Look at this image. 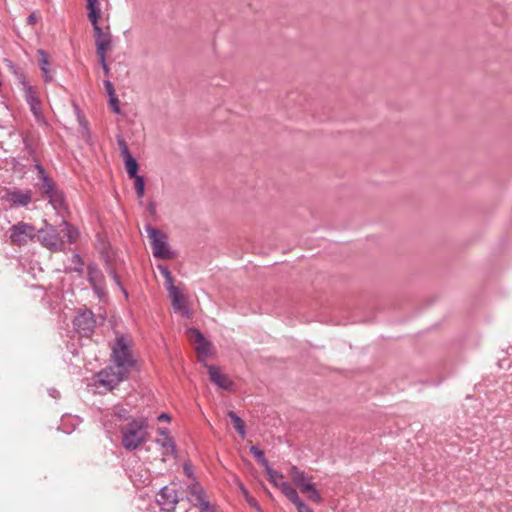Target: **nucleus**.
Here are the masks:
<instances>
[{
  "label": "nucleus",
  "instance_id": "f257e3e1",
  "mask_svg": "<svg viewBox=\"0 0 512 512\" xmlns=\"http://www.w3.org/2000/svg\"><path fill=\"white\" fill-rule=\"evenodd\" d=\"M64 237L67 238V242L70 244L75 243L79 237L78 229L67 221H62L59 229L49 224L37 229V240L50 251L63 250L65 246Z\"/></svg>",
  "mask_w": 512,
  "mask_h": 512
},
{
  "label": "nucleus",
  "instance_id": "f03ea898",
  "mask_svg": "<svg viewBox=\"0 0 512 512\" xmlns=\"http://www.w3.org/2000/svg\"><path fill=\"white\" fill-rule=\"evenodd\" d=\"M111 363L115 369L128 375L136 368L137 360L132 352V340L126 334L116 333V339L111 344Z\"/></svg>",
  "mask_w": 512,
  "mask_h": 512
},
{
  "label": "nucleus",
  "instance_id": "7ed1b4c3",
  "mask_svg": "<svg viewBox=\"0 0 512 512\" xmlns=\"http://www.w3.org/2000/svg\"><path fill=\"white\" fill-rule=\"evenodd\" d=\"M147 423L144 419H133L122 431V444L126 450H136L146 441Z\"/></svg>",
  "mask_w": 512,
  "mask_h": 512
},
{
  "label": "nucleus",
  "instance_id": "20e7f679",
  "mask_svg": "<svg viewBox=\"0 0 512 512\" xmlns=\"http://www.w3.org/2000/svg\"><path fill=\"white\" fill-rule=\"evenodd\" d=\"M145 231L150 239L153 256L155 258L168 260L175 257V252L170 249L168 237L163 231L154 228L150 224L145 226Z\"/></svg>",
  "mask_w": 512,
  "mask_h": 512
},
{
  "label": "nucleus",
  "instance_id": "39448f33",
  "mask_svg": "<svg viewBox=\"0 0 512 512\" xmlns=\"http://www.w3.org/2000/svg\"><path fill=\"white\" fill-rule=\"evenodd\" d=\"M186 497L199 512H214V507L207 499L204 488L198 482H193L187 486Z\"/></svg>",
  "mask_w": 512,
  "mask_h": 512
},
{
  "label": "nucleus",
  "instance_id": "423d86ee",
  "mask_svg": "<svg viewBox=\"0 0 512 512\" xmlns=\"http://www.w3.org/2000/svg\"><path fill=\"white\" fill-rule=\"evenodd\" d=\"M37 236V229L30 223L18 222L10 228V241L16 245H24Z\"/></svg>",
  "mask_w": 512,
  "mask_h": 512
},
{
  "label": "nucleus",
  "instance_id": "0eeeda50",
  "mask_svg": "<svg viewBox=\"0 0 512 512\" xmlns=\"http://www.w3.org/2000/svg\"><path fill=\"white\" fill-rule=\"evenodd\" d=\"M128 374L115 369L113 365L101 370L97 373L96 379L100 386H103L109 390L115 388L120 382L128 378Z\"/></svg>",
  "mask_w": 512,
  "mask_h": 512
},
{
  "label": "nucleus",
  "instance_id": "6e6552de",
  "mask_svg": "<svg viewBox=\"0 0 512 512\" xmlns=\"http://www.w3.org/2000/svg\"><path fill=\"white\" fill-rule=\"evenodd\" d=\"M97 56L100 62H104V53L111 49L112 35L109 26L102 28L99 25L93 27Z\"/></svg>",
  "mask_w": 512,
  "mask_h": 512
},
{
  "label": "nucleus",
  "instance_id": "1a4fd4ad",
  "mask_svg": "<svg viewBox=\"0 0 512 512\" xmlns=\"http://www.w3.org/2000/svg\"><path fill=\"white\" fill-rule=\"evenodd\" d=\"M95 323L94 314L90 310L78 313L73 320L75 330L83 337L92 335Z\"/></svg>",
  "mask_w": 512,
  "mask_h": 512
},
{
  "label": "nucleus",
  "instance_id": "9d476101",
  "mask_svg": "<svg viewBox=\"0 0 512 512\" xmlns=\"http://www.w3.org/2000/svg\"><path fill=\"white\" fill-rule=\"evenodd\" d=\"M180 498L175 488L164 486L159 490L157 504L163 512H173Z\"/></svg>",
  "mask_w": 512,
  "mask_h": 512
},
{
  "label": "nucleus",
  "instance_id": "9b49d317",
  "mask_svg": "<svg viewBox=\"0 0 512 512\" xmlns=\"http://www.w3.org/2000/svg\"><path fill=\"white\" fill-rule=\"evenodd\" d=\"M117 144L123 158L125 168L129 177H136L138 174V163L129 151L128 145L122 134L116 136Z\"/></svg>",
  "mask_w": 512,
  "mask_h": 512
},
{
  "label": "nucleus",
  "instance_id": "f8f14e48",
  "mask_svg": "<svg viewBox=\"0 0 512 512\" xmlns=\"http://www.w3.org/2000/svg\"><path fill=\"white\" fill-rule=\"evenodd\" d=\"M87 280L92 286L98 298L101 299L103 296H105V278L95 263H90L87 266Z\"/></svg>",
  "mask_w": 512,
  "mask_h": 512
},
{
  "label": "nucleus",
  "instance_id": "ddd939ff",
  "mask_svg": "<svg viewBox=\"0 0 512 512\" xmlns=\"http://www.w3.org/2000/svg\"><path fill=\"white\" fill-rule=\"evenodd\" d=\"M1 200L6 201L15 207H26L32 200L31 190L6 189L1 196Z\"/></svg>",
  "mask_w": 512,
  "mask_h": 512
},
{
  "label": "nucleus",
  "instance_id": "4468645a",
  "mask_svg": "<svg viewBox=\"0 0 512 512\" xmlns=\"http://www.w3.org/2000/svg\"><path fill=\"white\" fill-rule=\"evenodd\" d=\"M25 93H26V100H27V102L30 106V109L37 121V124L38 125L46 124L44 121V117L42 115V105H41V101L39 99L37 90L32 86H28V87H26Z\"/></svg>",
  "mask_w": 512,
  "mask_h": 512
},
{
  "label": "nucleus",
  "instance_id": "2eb2a0df",
  "mask_svg": "<svg viewBox=\"0 0 512 512\" xmlns=\"http://www.w3.org/2000/svg\"><path fill=\"white\" fill-rule=\"evenodd\" d=\"M208 370L209 379L215 385L223 390H231L233 386V382L224 374L220 372V370L214 365H206Z\"/></svg>",
  "mask_w": 512,
  "mask_h": 512
},
{
  "label": "nucleus",
  "instance_id": "dca6fc26",
  "mask_svg": "<svg viewBox=\"0 0 512 512\" xmlns=\"http://www.w3.org/2000/svg\"><path fill=\"white\" fill-rule=\"evenodd\" d=\"M169 297L172 300V306L175 311H180L183 314H189V308L186 304V296L183 295L178 287L175 285H171L170 288L167 289Z\"/></svg>",
  "mask_w": 512,
  "mask_h": 512
},
{
  "label": "nucleus",
  "instance_id": "f3484780",
  "mask_svg": "<svg viewBox=\"0 0 512 512\" xmlns=\"http://www.w3.org/2000/svg\"><path fill=\"white\" fill-rule=\"evenodd\" d=\"M289 475L293 481V483L300 489L301 492L306 491V489L310 488L311 477L300 470L297 466L293 465L290 468Z\"/></svg>",
  "mask_w": 512,
  "mask_h": 512
},
{
  "label": "nucleus",
  "instance_id": "a211bd4d",
  "mask_svg": "<svg viewBox=\"0 0 512 512\" xmlns=\"http://www.w3.org/2000/svg\"><path fill=\"white\" fill-rule=\"evenodd\" d=\"M159 433L162 435L161 438L156 440V443L161 447L165 448L167 451L164 452V455H176V446L172 437L169 436L167 429L161 428L159 429Z\"/></svg>",
  "mask_w": 512,
  "mask_h": 512
},
{
  "label": "nucleus",
  "instance_id": "6ab92c4d",
  "mask_svg": "<svg viewBox=\"0 0 512 512\" xmlns=\"http://www.w3.org/2000/svg\"><path fill=\"white\" fill-rule=\"evenodd\" d=\"M88 19L92 26L99 25V19L101 18V9L98 0H87Z\"/></svg>",
  "mask_w": 512,
  "mask_h": 512
},
{
  "label": "nucleus",
  "instance_id": "aec40b11",
  "mask_svg": "<svg viewBox=\"0 0 512 512\" xmlns=\"http://www.w3.org/2000/svg\"><path fill=\"white\" fill-rule=\"evenodd\" d=\"M35 168L38 171L39 179L41 180V188L43 189L44 194L51 192L55 187V183L48 177L41 164L36 163Z\"/></svg>",
  "mask_w": 512,
  "mask_h": 512
},
{
  "label": "nucleus",
  "instance_id": "412c9836",
  "mask_svg": "<svg viewBox=\"0 0 512 512\" xmlns=\"http://www.w3.org/2000/svg\"><path fill=\"white\" fill-rule=\"evenodd\" d=\"M281 492L295 505L301 499L296 489L287 481H282L279 485Z\"/></svg>",
  "mask_w": 512,
  "mask_h": 512
},
{
  "label": "nucleus",
  "instance_id": "4be33fe9",
  "mask_svg": "<svg viewBox=\"0 0 512 512\" xmlns=\"http://www.w3.org/2000/svg\"><path fill=\"white\" fill-rule=\"evenodd\" d=\"M45 196L49 199V202L52 204L54 208L62 206L64 202L62 192L57 190L56 187H54L51 192L45 194Z\"/></svg>",
  "mask_w": 512,
  "mask_h": 512
},
{
  "label": "nucleus",
  "instance_id": "5701e85b",
  "mask_svg": "<svg viewBox=\"0 0 512 512\" xmlns=\"http://www.w3.org/2000/svg\"><path fill=\"white\" fill-rule=\"evenodd\" d=\"M228 417L230 418L234 428L239 433L241 437H244L246 434L245 425L243 420L233 411L228 412Z\"/></svg>",
  "mask_w": 512,
  "mask_h": 512
},
{
  "label": "nucleus",
  "instance_id": "b1692460",
  "mask_svg": "<svg viewBox=\"0 0 512 512\" xmlns=\"http://www.w3.org/2000/svg\"><path fill=\"white\" fill-rule=\"evenodd\" d=\"M265 472L268 476V480L270 483H272L274 486L276 487H279L280 483L279 482L282 478H283V475L277 471H275L271 466L270 464H267L265 467Z\"/></svg>",
  "mask_w": 512,
  "mask_h": 512
},
{
  "label": "nucleus",
  "instance_id": "393cba45",
  "mask_svg": "<svg viewBox=\"0 0 512 512\" xmlns=\"http://www.w3.org/2000/svg\"><path fill=\"white\" fill-rule=\"evenodd\" d=\"M134 179V188L136 191V195L138 199H142L145 194V181L142 175H137L136 177H130Z\"/></svg>",
  "mask_w": 512,
  "mask_h": 512
},
{
  "label": "nucleus",
  "instance_id": "a878e982",
  "mask_svg": "<svg viewBox=\"0 0 512 512\" xmlns=\"http://www.w3.org/2000/svg\"><path fill=\"white\" fill-rule=\"evenodd\" d=\"M157 269L159 270V272L161 273V275L165 279V287H166V289L170 288L171 285H174L173 277H172L171 272L169 271V269H168V267L166 265L158 264L157 265Z\"/></svg>",
  "mask_w": 512,
  "mask_h": 512
},
{
  "label": "nucleus",
  "instance_id": "bb28decb",
  "mask_svg": "<svg viewBox=\"0 0 512 512\" xmlns=\"http://www.w3.org/2000/svg\"><path fill=\"white\" fill-rule=\"evenodd\" d=\"M240 489H241V491H242V494H243V496H244V498H245L246 502H247V503H248L252 508H254L257 512H263V511H262V509H261V507H260V505H259V503L257 502V500H256L254 497H252V496L250 495V493L248 492V490H247L243 485H241V486H240Z\"/></svg>",
  "mask_w": 512,
  "mask_h": 512
},
{
  "label": "nucleus",
  "instance_id": "cd10ccee",
  "mask_svg": "<svg viewBox=\"0 0 512 512\" xmlns=\"http://www.w3.org/2000/svg\"><path fill=\"white\" fill-rule=\"evenodd\" d=\"M250 452L263 467L269 464L268 460L265 458L264 452L257 446H251Z\"/></svg>",
  "mask_w": 512,
  "mask_h": 512
},
{
  "label": "nucleus",
  "instance_id": "c85d7f7f",
  "mask_svg": "<svg viewBox=\"0 0 512 512\" xmlns=\"http://www.w3.org/2000/svg\"><path fill=\"white\" fill-rule=\"evenodd\" d=\"M303 493L307 496L308 499L316 503H320L322 501V498L313 483L310 485V488L306 489V491Z\"/></svg>",
  "mask_w": 512,
  "mask_h": 512
},
{
  "label": "nucleus",
  "instance_id": "c756f323",
  "mask_svg": "<svg viewBox=\"0 0 512 512\" xmlns=\"http://www.w3.org/2000/svg\"><path fill=\"white\" fill-rule=\"evenodd\" d=\"M210 348V343L206 339H204L197 343L195 349L199 355L206 357L210 354Z\"/></svg>",
  "mask_w": 512,
  "mask_h": 512
},
{
  "label": "nucleus",
  "instance_id": "7c9ffc66",
  "mask_svg": "<svg viewBox=\"0 0 512 512\" xmlns=\"http://www.w3.org/2000/svg\"><path fill=\"white\" fill-rule=\"evenodd\" d=\"M73 262L75 266L72 268V271L81 273L83 271V262L79 254L75 253L73 255Z\"/></svg>",
  "mask_w": 512,
  "mask_h": 512
},
{
  "label": "nucleus",
  "instance_id": "2f4dec72",
  "mask_svg": "<svg viewBox=\"0 0 512 512\" xmlns=\"http://www.w3.org/2000/svg\"><path fill=\"white\" fill-rule=\"evenodd\" d=\"M188 333L190 335V338L193 339L196 343L205 339L203 334L198 329L189 328Z\"/></svg>",
  "mask_w": 512,
  "mask_h": 512
},
{
  "label": "nucleus",
  "instance_id": "473e14b6",
  "mask_svg": "<svg viewBox=\"0 0 512 512\" xmlns=\"http://www.w3.org/2000/svg\"><path fill=\"white\" fill-rule=\"evenodd\" d=\"M39 54L41 55V59H40V62L42 65L41 69L45 75L46 81H48V80H50V77L48 76V70L46 69V65H48L47 56L43 51H40Z\"/></svg>",
  "mask_w": 512,
  "mask_h": 512
},
{
  "label": "nucleus",
  "instance_id": "72a5a7b5",
  "mask_svg": "<svg viewBox=\"0 0 512 512\" xmlns=\"http://www.w3.org/2000/svg\"><path fill=\"white\" fill-rule=\"evenodd\" d=\"M128 410L122 407L114 408V415L120 420H126L128 418Z\"/></svg>",
  "mask_w": 512,
  "mask_h": 512
},
{
  "label": "nucleus",
  "instance_id": "f704fd0d",
  "mask_svg": "<svg viewBox=\"0 0 512 512\" xmlns=\"http://www.w3.org/2000/svg\"><path fill=\"white\" fill-rule=\"evenodd\" d=\"M110 275H111L113 281L115 282V284L123 291L125 297L127 298L128 297V293L124 289V287L122 286V283H121L120 278L117 275V273L114 270H110Z\"/></svg>",
  "mask_w": 512,
  "mask_h": 512
},
{
  "label": "nucleus",
  "instance_id": "c9c22d12",
  "mask_svg": "<svg viewBox=\"0 0 512 512\" xmlns=\"http://www.w3.org/2000/svg\"><path fill=\"white\" fill-rule=\"evenodd\" d=\"M109 105L114 112H119V100L116 95H112V97H109Z\"/></svg>",
  "mask_w": 512,
  "mask_h": 512
},
{
  "label": "nucleus",
  "instance_id": "e433bc0d",
  "mask_svg": "<svg viewBox=\"0 0 512 512\" xmlns=\"http://www.w3.org/2000/svg\"><path fill=\"white\" fill-rule=\"evenodd\" d=\"M298 512H313V510L306 505L302 500L295 504Z\"/></svg>",
  "mask_w": 512,
  "mask_h": 512
},
{
  "label": "nucleus",
  "instance_id": "4c0bfd02",
  "mask_svg": "<svg viewBox=\"0 0 512 512\" xmlns=\"http://www.w3.org/2000/svg\"><path fill=\"white\" fill-rule=\"evenodd\" d=\"M104 86H105L106 92L109 95V97H112V95H116L114 86L110 81H105Z\"/></svg>",
  "mask_w": 512,
  "mask_h": 512
},
{
  "label": "nucleus",
  "instance_id": "58836bf2",
  "mask_svg": "<svg viewBox=\"0 0 512 512\" xmlns=\"http://www.w3.org/2000/svg\"><path fill=\"white\" fill-rule=\"evenodd\" d=\"M184 472L185 474L189 477V478H193L194 474H193V469L190 465L188 464H185L184 465Z\"/></svg>",
  "mask_w": 512,
  "mask_h": 512
},
{
  "label": "nucleus",
  "instance_id": "ea45409f",
  "mask_svg": "<svg viewBox=\"0 0 512 512\" xmlns=\"http://www.w3.org/2000/svg\"><path fill=\"white\" fill-rule=\"evenodd\" d=\"M28 23L33 25L35 24L37 21H38V16L36 13H32L29 15L28 19H27Z\"/></svg>",
  "mask_w": 512,
  "mask_h": 512
},
{
  "label": "nucleus",
  "instance_id": "a19ab883",
  "mask_svg": "<svg viewBox=\"0 0 512 512\" xmlns=\"http://www.w3.org/2000/svg\"><path fill=\"white\" fill-rule=\"evenodd\" d=\"M48 393L51 397L53 398H58L60 396V393L58 390L54 389V388H51L48 390Z\"/></svg>",
  "mask_w": 512,
  "mask_h": 512
},
{
  "label": "nucleus",
  "instance_id": "79ce46f5",
  "mask_svg": "<svg viewBox=\"0 0 512 512\" xmlns=\"http://www.w3.org/2000/svg\"><path fill=\"white\" fill-rule=\"evenodd\" d=\"M100 63L102 65L104 72L107 74L109 72V68L106 64V53H104V62H100Z\"/></svg>",
  "mask_w": 512,
  "mask_h": 512
},
{
  "label": "nucleus",
  "instance_id": "37998d69",
  "mask_svg": "<svg viewBox=\"0 0 512 512\" xmlns=\"http://www.w3.org/2000/svg\"><path fill=\"white\" fill-rule=\"evenodd\" d=\"M148 211H149L150 213H154V212H155V204H154L153 202H150V203L148 204Z\"/></svg>",
  "mask_w": 512,
  "mask_h": 512
},
{
  "label": "nucleus",
  "instance_id": "c03bdc74",
  "mask_svg": "<svg viewBox=\"0 0 512 512\" xmlns=\"http://www.w3.org/2000/svg\"><path fill=\"white\" fill-rule=\"evenodd\" d=\"M169 419V416L166 414V413H162L159 417H158V420L162 421V420H168Z\"/></svg>",
  "mask_w": 512,
  "mask_h": 512
}]
</instances>
